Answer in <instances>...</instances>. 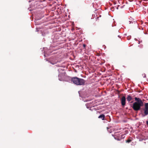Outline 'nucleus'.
Returning <instances> with one entry per match:
<instances>
[{"label": "nucleus", "mask_w": 148, "mask_h": 148, "mask_svg": "<svg viewBox=\"0 0 148 148\" xmlns=\"http://www.w3.org/2000/svg\"><path fill=\"white\" fill-rule=\"evenodd\" d=\"M134 99L136 101L133 103L132 108L134 110L138 111L140 110L141 107L143 106V103L139 98L136 97Z\"/></svg>", "instance_id": "f257e3e1"}, {"label": "nucleus", "mask_w": 148, "mask_h": 148, "mask_svg": "<svg viewBox=\"0 0 148 148\" xmlns=\"http://www.w3.org/2000/svg\"><path fill=\"white\" fill-rule=\"evenodd\" d=\"M71 80L74 84L77 85H84L85 82L83 79L79 78L76 77H73Z\"/></svg>", "instance_id": "f03ea898"}, {"label": "nucleus", "mask_w": 148, "mask_h": 148, "mask_svg": "<svg viewBox=\"0 0 148 148\" xmlns=\"http://www.w3.org/2000/svg\"><path fill=\"white\" fill-rule=\"evenodd\" d=\"M144 111V115L143 116H146L148 114V103H146L145 104V108L143 109Z\"/></svg>", "instance_id": "7ed1b4c3"}, {"label": "nucleus", "mask_w": 148, "mask_h": 148, "mask_svg": "<svg viewBox=\"0 0 148 148\" xmlns=\"http://www.w3.org/2000/svg\"><path fill=\"white\" fill-rule=\"evenodd\" d=\"M121 101L122 105L124 106L126 103V98L125 96L122 97L121 99Z\"/></svg>", "instance_id": "20e7f679"}, {"label": "nucleus", "mask_w": 148, "mask_h": 148, "mask_svg": "<svg viewBox=\"0 0 148 148\" xmlns=\"http://www.w3.org/2000/svg\"><path fill=\"white\" fill-rule=\"evenodd\" d=\"M105 116L103 114H102L99 115L98 117V118L99 119H101L102 120H105Z\"/></svg>", "instance_id": "39448f33"}, {"label": "nucleus", "mask_w": 148, "mask_h": 148, "mask_svg": "<svg viewBox=\"0 0 148 148\" xmlns=\"http://www.w3.org/2000/svg\"><path fill=\"white\" fill-rule=\"evenodd\" d=\"M127 100L129 102L132 99V97L130 95H127Z\"/></svg>", "instance_id": "423d86ee"}, {"label": "nucleus", "mask_w": 148, "mask_h": 148, "mask_svg": "<svg viewBox=\"0 0 148 148\" xmlns=\"http://www.w3.org/2000/svg\"><path fill=\"white\" fill-rule=\"evenodd\" d=\"M131 141V139H128L126 141V143H129Z\"/></svg>", "instance_id": "0eeeda50"}, {"label": "nucleus", "mask_w": 148, "mask_h": 148, "mask_svg": "<svg viewBox=\"0 0 148 148\" xmlns=\"http://www.w3.org/2000/svg\"><path fill=\"white\" fill-rule=\"evenodd\" d=\"M86 45L85 44H84L83 45V47H84V49H86Z\"/></svg>", "instance_id": "6e6552de"}, {"label": "nucleus", "mask_w": 148, "mask_h": 148, "mask_svg": "<svg viewBox=\"0 0 148 148\" xmlns=\"http://www.w3.org/2000/svg\"><path fill=\"white\" fill-rule=\"evenodd\" d=\"M146 124H147V125L148 126V120L147 121H146Z\"/></svg>", "instance_id": "1a4fd4ad"}, {"label": "nucleus", "mask_w": 148, "mask_h": 148, "mask_svg": "<svg viewBox=\"0 0 148 148\" xmlns=\"http://www.w3.org/2000/svg\"><path fill=\"white\" fill-rule=\"evenodd\" d=\"M107 129H109V128L108 127H107Z\"/></svg>", "instance_id": "9d476101"}]
</instances>
